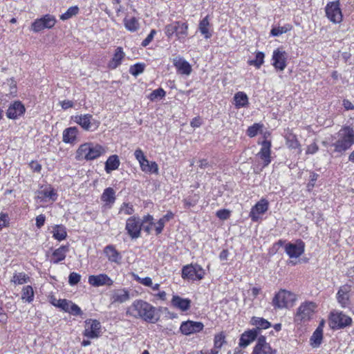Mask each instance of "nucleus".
Wrapping results in <instances>:
<instances>
[{
  "mask_svg": "<svg viewBox=\"0 0 354 354\" xmlns=\"http://www.w3.org/2000/svg\"><path fill=\"white\" fill-rule=\"evenodd\" d=\"M127 315L136 319H142L149 323H156L159 319V315L156 307L142 299H136L127 308Z\"/></svg>",
  "mask_w": 354,
  "mask_h": 354,
  "instance_id": "f257e3e1",
  "label": "nucleus"
},
{
  "mask_svg": "<svg viewBox=\"0 0 354 354\" xmlns=\"http://www.w3.org/2000/svg\"><path fill=\"white\" fill-rule=\"evenodd\" d=\"M354 145V124H346L337 133V140L332 144L335 151L344 153Z\"/></svg>",
  "mask_w": 354,
  "mask_h": 354,
  "instance_id": "f03ea898",
  "label": "nucleus"
},
{
  "mask_svg": "<svg viewBox=\"0 0 354 354\" xmlns=\"http://www.w3.org/2000/svg\"><path fill=\"white\" fill-rule=\"evenodd\" d=\"M106 153V149L102 145L94 142L82 144L76 151L75 158L77 160H93Z\"/></svg>",
  "mask_w": 354,
  "mask_h": 354,
  "instance_id": "7ed1b4c3",
  "label": "nucleus"
},
{
  "mask_svg": "<svg viewBox=\"0 0 354 354\" xmlns=\"http://www.w3.org/2000/svg\"><path fill=\"white\" fill-rule=\"evenodd\" d=\"M317 306L313 301H304L298 307L294 321L297 324H305L313 319Z\"/></svg>",
  "mask_w": 354,
  "mask_h": 354,
  "instance_id": "20e7f679",
  "label": "nucleus"
},
{
  "mask_svg": "<svg viewBox=\"0 0 354 354\" xmlns=\"http://www.w3.org/2000/svg\"><path fill=\"white\" fill-rule=\"evenodd\" d=\"M295 300V294L286 290H281L273 298L272 305L277 308H290L293 306Z\"/></svg>",
  "mask_w": 354,
  "mask_h": 354,
  "instance_id": "39448f33",
  "label": "nucleus"
},
{
  "mask_svg": "<svg viewBox=\"0 0 354 354\" xmlns=\"http://www.w3.org/2000/svg\"><path fill=\"white\" fill-rule=\"evenodd\" d=\"M352 319L339 311H333L329 317V325L333 329H339L350 326Z\"/></svg>",
  "mask_w": 354,
  "mask_h": 354,
  "instance_id": "423d86ee",
  "label": "nucleus"
},
{
  "mask_svg": "<svg viewBox=\"0 0 354 354\" xmlns=\"http://www.w3.org/2000/svg\"><path fill=\"white\" fill-rule=\"evenodd\" d=\"M142 223L139 216H132L127 219L125 230L132 239H136L141 235Z\"/></svg>",
  "mask_w": 354,
  "mask_h": 354,
  "instance_id": "0eeeda50",
  "label": "nucleus"
},
{
  "mask_svg": "<svg viewBox=\"0 0 354 354\" xmlns=\"http://www.w3.org/2000/svg\"><path fill=\"white\" fill-rule=\"evenodd\" d=\"M325 12L326 16L332 23L339 24L342 22L343 15L339 1L328 3L325 7Z\"/></svg>",
  "mask_w": 354,
  "mask_h": 354,
  "instance_id": "6e6552de",
  "label": "nucleus"
},
{
  "mask_svg": "<svg viewBox=\"0 0 354 354\" xmlns=\"http://www.w3.org/2000/svg\"><path fill=\"white\" fill-rule=\"evenodd\" d=\"M204 274V270L198 264L185 266L182 270V277L190 280H201Z\"/></svg>",
  "mask_w": 354,
  "mask_h": 354,
  "instance_id": "1a4fd4ad",
  "label": "nucleus"
},
{
  "mask_svg": "<svg viewBox=\"0 0 354 354\" xmlns=\"http://www.w3.org/2000/svg\"><path fill=\"white\" fill-rule=\"evenodd\" d=\"M305 251V243L301 239L294 243H288L285 245V252L290 259H297L301 256Z\"/></svg>",
  "mask_w": 354,
  "mask_h": 354,
  "instance_id": "9d476101",
  "label": "nucleus"
},
{
  "mask_svg": "<svg viewBox=\"0 0 354 354\" xmlns=\"http://www.w3.org/2000/svg\"><path fill=\"white\" fill-rule=\"evenodd\" d=\"M203 328L204 325L202 322L188 320L181 324L180 330L183 335H190L199 333Z\"/></svg>",
  "mask_w": 354,
  "mask_h": 354,
  "instance_id": "9b49d317",
  "label": "nucleus"
},
{
  "mask_svg": "<svg viewBox=\"0 0 354 354\" xmlns=\"http://www.w3.org/2000/svg\"><path fill=\"white\" fill-rule=\"evenodd\" d=\"M287 54L284 50L277 48L274 50L272 55L274 67L281 71H283L286 67Z\"/></svg>",
  "mask_w": 354,
  "mask_h": 354,
  "instance_id": "f8f14e48",
  "label": "nucleus"
},
{
  "mask_svg": "<svg viewBox=\"0 0 354 354\" xmlns=\"http://www.w3.org/2000/svg\"><path fill=\"white\" fill-rule=\"evenodd\" d=\"M268 201L265 198H261L256 205L252 207L250 212V217L253 221H257L259 216L264 214L268 209Z\"/></svg>",
  "mask_w": 354,
  "mask_h": 354,
  "instance_id": "ddd939ff",
  "label": "nucleus"
},
{
  "mask_svg": "<svg viewBox=\"0 0 354 354\" xmlns=\"http://www.w3.org/2000/svg\"><path fill=\"white\" fill-rule=\"evenodd\" d=\"M101 324L96 319L86 322V327L84 330V335L88 338H97L100 333Z\"/></svg>",
  "mask_w": 354,
  "mask_h": 354,
  "instance_id": "4468645a",
  "label": "nucleus"
},
{
  "mask_svg": "<svg viewBox=\"0 0 354 354\" xmlns=\"http://www.w3.org/2000/svg\"><path fill=\"white\" fill-rule=\"evenodd\" d=\"M88 283L94 287L102 286H112L113 280L106 274H100L97 275H91L88 277Z\"/></svg>",
  "mask_w": 354,
  "mask_h": 354,
  "instance_id": "2eb2a0df",
  "label": "nucleus"
},
{
  "mask_svg": "<svg viewBox=\"0 0 354 354\" xmlns=\"http://www.w3.org/2000/svg\"><path fill=\"white\" fill-rule=\"evenodd\" d=\"M274 351L266 341V337L261 336L253 348L252 354H273Z\"/></svg>",
  "mask_w": 354,
  "mask_h": 354,
  "instance_id": "dca6fc26",
  "label": "nucleus"
},
{
  "mask_svg": "<svg viewBox=\"0 0 354 354\" xmlns=\"http://www.w3.org/2000/svg\"><path fill=\"white\" fill-rule=\"evenodd\" d=\"M130 299L129 292L124 288L114 290L111 294V304H122Z\"/></svg>",
  "mask_w": 354,
  "mask_h": 354,
  "instance_id": "f3484780",
  "label": "nucleus"
},
{
  "mask_svg": "<svg viewBox=\"0 0 354 354\" xmlns=\"http://www.w3.org/2000/svg\"><path fill=\"white\" fill-rule=\"evenodd\" d=\"M173 64L180 74L189 75L192 72V66L189 63L181 57H174Z\"/></svg>",
  "mask_w": 354,
  "mask_h": 354,
  "instance_id": "a211bd4d",
  "label": "nucleus"
},
{
  "mask_svg": "<svg viewBox=\"0 0 354 354\" xmlns=\"http://www.w3.org/2000/svg\"><path fill=\"white\" fill-rule=\"evenodd\" d=\"M37 197L41 201H51L54 202L57 198V194L55 189L49 186L38 191Z\"/></svg>",
  "mask_w": 354,
  "mask_h": 354,
  "instance_id": "6ab92c4d",
  "label": "nucleus"
},
{
  "mask_svg": "<svg viewBox=\"0 0 354 354\" xmlns=\"http://www.w3.org/2000/svg\"><path fill=\"white\" fill-rule=\"evenodd\" d=\"M351 288L348 285H344L339 288L337 293V299L342 307L345 308L349 305V292Z\"/></svg>",
  "mask_w": 354,
  "mask_h": 354,
  "instance_id": "aec40b11",
  "label": "nucleus"
},
{
  "mask_svg": "<svg viewBox=\"0 0 354 354\" xmlns=\"http://www.w3.org/2000/svg\"><path fill=\"white\" fill-rule=\"evenodd\" d=\"M94 119L90 114L79 115L74 117V122L86 131H92Z\"/></svg>",
  "mask_w": 354,
  "mask_h": 354,
  "instance_id": "412c9836",
  "label": "nucleus"
},
{
  "mask_svg": "<svg viewBox=\"0 0 354 354\" xmlns=\"http://www.w3.org/2000/svg\"><path fill=\"white\" fill-rule=\"evenodd\" d=\"M25 112L24 106L19 101L10 104L7 110V117L10 119H16Z\"/></svg>",
  "mask_w": 354,
  "mask_h": 354,
  "instance_id": "4be33fe9",
  "label": "nucleus"
},
{
  "mask_svg": "<svg viewBox=\"0 0 354 354\" xmlns=\"http://www.w3.org/2000/svg\"><path fill=\"white\" fill-rule=\"evenodd\" d=\"M104 252L109 261L120 264L122 255L113 245H109L106 246L104 249Z\"/></svg>",
  "mask_w": 354,
  "mask_h": 354,
  "instance_id": "5701e85b",
  "label": "nucleus"
},
{
  "mask_svg": "<svg viewBox=\"0 0 354 354\" xmlns=\"http://www.w3.org/2000/svg\"><path fill=\"white\" fill-rule=\"evenodd\" d=\"M198 29L205 39H209L212 36V25L208 15L199 21Z\"/></svg>",
  "mask_w": 354,
  "mask_h": 354,
  "instance_id": "b1692460",
  "label": "nucleus"
},
{
  "mask_svg": "<svg viewBox=\"0 0 354 354\" xmlns=\"http://www.w3.org/2000/svg\"><path fill=\"white\" fill-rule=\"evenodd\" d=\"M257 330L252 329L244 332L239 339L240 347L245 348L257 337Z\"/></svg>",
  "mask_w": 354,
  "mask_h": 354,
  "instance_id": "393cba45",
  "label": "nucleus"
},
{
  "mask_svg": "<svg viewBox=\"0 0 354 354\" xmlns=\"http://www.w3.org/2000/svg\"><path fill=\"white\" fill-rule=\"evenodd\" d=\"M261 151L258 153V156L264 162V166H267L271 162L270 160V148L271 142L268 140H263L262 142Z\"/></svg>",
  "mask_w": 354,
  "mask_h": 354,
  "instance_id": "a878e982",
  "label": "nucleus"
},
{
  "mask_svg": "<svg viewBox=\"0 0 354 354\" xmlns=\"http://www.w3.org/2000/svg\"><path fill=\"white\" fill-rule=\"evenodd\" d=\"M69 251L68 245H62L55 250L52 254L50 261L54 264H57L65 259L67 252Z\"/></svg>",
  "mask_w": 354,
  "mask_h": 354,
  "instance_id": "bb28decb",
  "label": "nucleus"
},
{
  "mask_svg": "<svg viewBox=\"0 0 354 354\" xmlns=\"http://www.w3.org/2000/svg\"><path fill=\"white\" fill-rule=\"evenodd\" d=\"M171 302L174 307L182 311H186L189 309L191 304L190 299H183L178 295H174Z\"/></svg>",
  "mask_w": 354,
  "mask_h": 354,
  "instance_id": "cd10ccee",
  "label": "nucleus"
},
{
  "mask_svg": "<svg viewBox=\"0 0 354 354\" xmlns=\"http://www.w3.org/2000/svg\"><path fill=\"white\" fill-rule=\"evenodd\" d=\"M78 129L75 127H68L64 130L62 140L65 143L74 144L77 140Z\"/></svg>",
  "mask_w": 354,
  "mask_h": 354,
  "instance_id": "c85d7f7f",
  "label": "nucleus"
},
{
  "mask_svg": "<svg viewBox=\"0 0 354 354\" xmlns=\"http://www.w3.org/2000/svg\"><path fill=\"white\" fill-rule=\"evenodd\" d=\"M124 53L122 47H118L115 49V53L113 58L109 62V68L111 69H115L121 64L122 60L124 57Z\"/></svg>",
  "mask_w": 354,
  "mask_h": 354,
  "instance_id": "c756f323",
  "label": "nucleus"
},
{
  "mask_svg": "<svg viewBox=\"0 0 354 354\" xmlns=\"http://www.w3.org/2000/svg\"><path fill=\"white\" fill-rule=\"evenodd\" d=\"M285 138L286 144L289 149H298L299 153L301 152V145L296 135L291 132H288L285 136Z\"/></svg>",
  "mask_w": 354,
  "mask_h": 354,
  "instance_id": "7c9ffc66",
  "label": "nucleus"
},
{
  "mask_svg": "<svg viewBox=\"0 0 354 354\" xmlns=\"http://www.w3.org/2000/svg\"><path fill=\"white\" fill-rule=\"evenodd\" d=\"M120 165L119 157L117 155L110 156L105 162V171L107 174L118 169Z\"/></svg>",
  "mask_w": 354,
  "mask_h": 354,
  "instance_id": "2f4dec72",
  "label": "nucleus"
},
{
  "mask_svg": "<svg viewBox=\"0 0 354 354\" xmlns=\"http://www.w3.org/2000/svg\"><path fill=\"white\" fill-rule=\"evenodd\" d=\"M101 199L106 203V205L111 207L116 199L115 192L112 187L106 188L101 196Z\"/></svg>",
  "mask_w": 354,
  "mask_h": 354,
  "instance_id": "473e14b6",
  "label": "nucleus"
},
{
  "mask_svg": "<svg viewBox=\"0 0 354 354\" xmlns=\"http://www.w3.org/2000/svg\"><path fill=\"white\" fill-rule=\"evenodd\" d=\"M234 105L237 109L248 106L249 102L248 95L242 91L237 92L234 96Z\"/></svg>",
  "mask_w": 354,
  "mask_h": 354,
  "instance_id": "72a5a7b5",
  "label": "nucleus"
},
{
  "mask_svg": "<svg viewBox=\"0 0 354 354\" xmlns=\"http://www.w3.org/2000/svg\"><path fill=\"white\" fill-rule=\"evenodd\" d=\"M139 164L141 170L145 173H158V166L156 162H150L147 158H145V161H142Z\"/></svg>",
  "mask_w": 354,
  "mask_h": 354,
  "instance_id": "f704fd0d",
  "label": "nucleus"
},
{
  "mask_svg": "<svg viewBox=\"0 0 354 354\" xmlns=\"http://www.w3.org/2000/svg\"><path fill=\"white\" fill-rule=\"evenodd\" d=\"M53 236L57 241H63L67 236L66 227L62 225H56L53 227Z\"/></svg>",
  "mask_w": 354,
  "mask_h": 354,
  "instance_id": "c9c22d12",
  "label": "nucleus"
},
{
  "mask_svg": "<svg viewBox=\"0 0 354 354\" xmlns=\"http://www.w3.org/2000/svg\"><path fill=\"white\" fill-rule=\"evenodd\" d=\"M188 35V24L185 22L177 21L176 36L180 41H183Z\"/></svg>",
  "mask_w": 354,
  "mask_h": 354,
  "instance_id": "e433bc0d",
  "label": "nucleus"
},
{
  "mask_svg": "<svg viewBox=\"0 0 354 354\" xmlns=\"http://www.w3.org/2000/svg\"><path fill=\"white\" fill-rule=\"evenodd\" d=\"M252 324L256 326L257 334L261 329H267L270 326V323L266 319L261 317H253L251 320Z\"/></svg>",
  "mask_w": 354,
  "mask_h": 354,
  "instance_id": "4c0bfd02",
  "label": "nucleus"
},
{
  "mask_svg": "<svg viewBox=\"0 0 354 354\" xmlns=\"http://www.w3.org/2000/svg\"><path fill=\"white\" fill-rule=\"evenodd\" d=\"M30 277L24 272H15L10 281L15 285H22L29 281Z\"/></svg>",
  "mask_w": 354,
  "mask_h": 354,
  "instance_id": "58836bf2",
  "label": "nucleus"
},
{
  "mask_svg": "<svg viewBox=\"0 0 354 354\" xmlns=\"http://www.w3.org/2000/svg\"><path fill=\"white\" fill-rule=\"evenodd\" d=\"M21 299L28 303H31L33 301L34 290L31 286H26L22 288Z\"/></svg>",
  "mask_w": 354,
  "mask_h": 354,
  "instance_id": "ea45409f",
  "label": "nucleus"
},
{
  "mask_svg": "<svg viewBox=\"0 0 354 354\" xmlns=\"http://www.w3.org/2000/svg\"><path fill=\"white\" fill-rule=\"evenodd\" d=\"M124 24L125 28L131 32H135L140 28L139 22L135 17L124 18Z\"/></svg>",
  "mask_w": 354,
  "mask_h": 354,
  "instance_id": "a19ab883",
  "label": "nucleus"
},
{
  "mask_svg": "<svg viewBox=\"0 0 354 354\" xmlns=\"http://www.w3.org/2000/svg\"><path fill=\"white\" fill-rule=\"evenodd\" d=\"M323 331L320 328H316L310 337V342L313 347H318L322 341Z\"/></svg>",
  "mask_w": 354,
  "mask_h": 354,
  "instance_id": "79ce46f5",
  "label": "nucleus"
},
{
  "mask_svg": "<svg viewBox=\"0 0 354 354\" xmlns=\"http://www.w3.org/2000/svg\"><path fill=\"white\" fill-rule=\"evenodd\" d=\"M225 342V335L223 332H221L214 336L213 348L219 352L220 348Z\"/></svg>",
  "mask_w": 354,
  "mask_h": 354,
  "instance_id": "37998d69",
  "label": "nucleus"
},
{
  "mask_svg": "<svg viewBox=\"0 0 354 354\" xmlns=\"http://www.w3.org/2000/svg\"><path fill=\"white\" fill-rule=\"evenodd\" d=\"M135 212L133 205L131 203H123L120 208L118 214H122L126 216L132 215Z\"/></svg>",
  "mask_w": 354,
  "mask_h": 354,
  "instance_id": "c03bdc74",
  "label": "nucleus"
},
{
  "mask_svg": "<svg viewBox=\"0 0 354 354\" xmlns=\"http://www.w3.org/2000/svg\"><path fill=\"white\" fill-rule=\"evenodd\" d=\"M79 12V8L77 6L70 7L66 12L60 15V19L66 21L77 15Z\"/></svg>",
  "mask_w": 354,
  "mask_h": 354,
  "instance_id": "a18cd8bd",
  "label": "nucleus"
},
{
  "mask_svg": "<svg viewBox=\"0 0 354 354\" xmlns=\"http://www.w3.org/2000/svg\"><path fill=\"white\" fill-rule=\"evenodd\" d=\"M265 55L262 52H257L255 59L248 61V64L254 66L257 68H259L264 62Z\"/></svg>",
  "mask_w": 354,
  "mask_h": 354,
  "instance_id": "49530a36",
  "label": "nucleus"
},
{
  "mask_svg": "<svg viewBox=\"0 0 354 354\" xmlns=\"http://www.w3.org/2000/svg\"><path fill=\"white\" fill-rule=\"evenodd\" d=\"M176 27H177V21H174L170 24L167 25L165 28V35L168 38L172 37L173 35L174 34H176Z\"/></svg>",
  "mask_w": 354,
  "mask_h": 354,
  "instance_id": "de8ad7c7",
  "label": "nucleus"
},
{
  "mask_svg": "<svg viewBox=\"0 0 354 354\" xmlns=\"http://www.w3.org/2000/svg\"><path fill=\"white\" fill-rule=\"evenodd\" d=\"M263 125L259 123H255L252 126L248 127L247 134L250 138L254 137L257 135L258 132L262 129Z\"/></svg>",
  "mask_w": 354,
  "mask_h": 354,
  "instance_id": "09e8293b",
  "label": "nucleus"
},
{
  "mask_svg": "<svg viewBox=\"0 0 354 354\" xmlns=\"http://www.w3.org/2000/svg\"><path fill=\"white\" fill-rule=\"evenodd\" d=\"M66 312H68L73 315H80L82 314L81 308L76 304L69 301L68 307H67Z\"/></svg>",
  "mask_w": 354,
  "mask_h": 354,
  "instance_id": "8fccbe9b",
  "label": "nucleus"
},
{
  "mask_svg": "<svg viewBox=\"0 0 354 354\" xmlns=\"http://www.w3.org/2000/svg\"><path fill=\"white\" fill-rule=\"evenodd\" d=\"M151 295L153 297V301H165L167 299V294L164 290H158L155 292H150Z\"/></svg>",
  "mask_w": 354,
  "mask_h": 354,
  "instance_id": "3c124183",
  "label": "nucleus"
},
{
  "mask_svg": "<svg viewBox=\"0 0 354 354\" xmlns=\"http://www.w3.org/2000/svg\"><path fill=\"white\" fill-rule=\"evenodd\" d=\"M166 92L162 88L154 90L149 96L151 101H154L158 98H162L165 96Z\"/></svg>",
  "mask_w": 354,
  "mask_h": 354,
  "instance_id": "603ef678",
  "label": "nucleus"
},
{
  "mask_svg": "<svg viewBox=\"0 0 354 354\" xmlns=\"http://www.w3.org/2000/svg\"><path fill=\"white\" fill-rule=\"evenodd\" d=\"M46 28L42 18L35 20L32 24V30L35 32H39Z\"/></svg>",
  "mask_w": 354,
  "mask_h": 354,
  "instance_id": "864d4df0",
  "label": "nucleus"
},
{
  "mask_svg": "<svg viewBox=\"0 0 354 354\" xmlns=\"http://www.w3.org/2000/svg\"><path fill=\"white\" fill-rule=\"evenodd\" d=\"M45 26L46 28H53L56 22V19L54 16L50 15H46L44 17H42Z\"/></svg>",
  "mask_w": 354,
  "mask_h": 354,
  "instance_id": "5fc2aeb1",
  "label": "nucleus"
},
{
  "mask_svg": "<svg viewBox=\"0 0 354 354\" xmlns=\"http://www.w3.org/2000/svg\"><path fill=\"white\" fill-rule=\"evenodd\" d=\"M52 304L55 306L59 307L64 310V311L66 310L67 307H68V303L69 301L66 299H53L51 301Z\"/></svg>",
  "mask_w": 354,
  "mask_h": 354,
  "instance_id": "6e6d98bb",
  "label": "nucleus"
},
{
  "mask_svg": "<svg viewBox=\"0 0 354 354\" xmlns=\"http://www.w3.org/2000/svg\"><path fill=\"white\" fill-rule=\"evenodd\" d=\"M144 69H145V65L144 64H134L133 66H132L130 68V73L133 75L137 76V75L141 74L144 71Z\"/></svg>",
  "mask_w": 354,
  "mask_h": 354,
  "instance_id": "4d7b16f0",
  "label": "nucleus"
},
{
  "mask_svg": "<svg viewBox=\"0 0 354 354\" xmlns=\"http://www.w3.org/2000/svg\"><path fill=\"white\" fill-rule=\"evenodd\" d=\"M81 279V275L77 272H73L69 274L68 283L71 286L77 284Z\"/></svg>",
  "mask_w": 354,
  "mask_h": 354,
  "instance_id": "13d9d810",
  "label": "nucleus"
},
{
  "mask_svg": "<svg viewBox=\"0 0 354 354\" xmlns=\"http://www.w3.org/2000/svg\"><path fill=\"white\" fill-rule=\"evenodd\" d=\"M287 31L288 29L285 27H275L271 30L270 34L272 36L277 37L282 35L283 33L286 32Z\"/></svg>",
  "mask_w": 354,
  "mask_h": 354,
  "instance_id": "bf43d9fd",
  "label": "nucleus"
},
{
  "mask_svg": "<svg viewBox=\"0 0 354 354\" xmlns=\"http://www.w3.org/2000/svg\"><path fill=\"white\" fill-rule=\"evenodd\" d=\"M136 279L137 281H138L140 283L142 284L143 286H145L147 287L152 286V279L149 277H147L145 278L136 277Z\"/></svg>",
  "mask_w": 354,
  "mask_h": 354,
  "instance_id": "052dcab7",
  "label": "nucleus"
},
{
  "mask_svg": "<svg viewBox=\"0 0 354 354\" xmlns=\"http://www.w3.org/2000/svg\"><path fill=\"white\" fill-rule=\"evenodd\" d=\"M156 34V31L155 30H151L148 36L142 41V46L143 47L147 46L150 42L153 40L155 35Z\"/></svg>",
  "mask_w": 354,
  "mask_h": 354,
  "instance_id": "680f3d73",
  "label": "nucleus"
},
{
  "mask_svg": "<svg viewBox=\"0 0 354 354\" xmlns=\"http://www.w3.org/2000/svg\"><path fill=\"white\" fill-rule=\"evenodd\" d=\"M216 216L221 220H226L230 216V212L227 209H220L217 211Z\"/></svg>",
  "mask_w": 354,
  "mask_h": 354,
  "instance_id": "e2e57ef3",
  "label": "nucleus"
},
{
  "mask_svg": "<svg viewBox=\"0 0 354 354\" xmlns=\"http://www.w3.org/2000/svg\"><path fill=\"white\" fill-rule=\"evenodd\" d=\"M319 149L318 145L313 142L307 147L306 153V154H315Z\"/></svg>",
  "mask_w": 354,
  "mask_h": 354,
  "instance_id": "0e129e2a",
  "label": "nucleus"
},
{
  "mask_svg": "<svg viewBox=\"0 0 354 354\" xmlns=\"http://www.w3.org/2000/svg\"><path fill=\"white\" fill-rule=\"evenodd\" d=\"M136 159L140 162L145 161L146 156L140 149H137L134 152Z\"/></svg>",
  "mask_w": 354,
  "mask_h": 354,
  "instance_id": "69168bd1",
  "label": "nucleus"
},
{
  "mask_svg": "<svg viewBox=\"0 0 354 354\" xmlns=\"http://www.w3.org/2000/svg\"><path fill=\"white\" fill-rule=\"evenodd\" d=\"M165 223H166L162 218H160L158 221L155 224L156 234H159L162 232Z\"/></svg>",
  "mask_w": 354,
  "mask_h": 354,
  "instance_id": "338daca9",
  "label": "nucleus"
},
{
  "mask_svg": "<svg viewBox=\"0 0 354 354\" xmlns=\"http://www.w3.org/2000/svg\"><path fill=\"white\" fill-rule=\"evenodd\" d=\"M46 217L43 214H40L36 218V226L38 228H41L45 223Z\"/></svg>",
  "mask_w": 354,
  "mask_h": 354,
  "instance_id": "774afa93",
  "label": "nucleus"
}]
</instances>
